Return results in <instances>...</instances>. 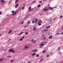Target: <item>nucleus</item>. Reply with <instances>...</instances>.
Instances as JSON below:
<instances>
[{"label": "nucleus", "mask_w": 63, "mask_h": 63, "mask_svg": "<svg viewBox=\"0 0 63 63\" xmlns=\"http://www.w3.org/2000/svg\"><path fill=\"white\" fill-rule=\"evenodd\" d=\"M54 8H55V7H54L53 8H51V7H49V10H53V9Z\"/></svg>", "instance_id": "nucleus-1"}, {"label": "nucleus", "mask_w": 63, "mask_h": 63, "mask_svg": "<svg viewBox=\"0 0 63 63\" xmlns=\"http://www.w3.org/2000/svg\"><path fill=\"white\" fill-rule=\"evenodd\" d=\"M19 4H16V6H15V8L16 9L17 7H18V5Z\"/></svg>", "instance_id": "nucleus-2"}, {"label": "nucleus", "mask_w": 63, "mask_h": 63, "mask_svg": "<svg viewBox=\"0 0 63 63\" xmlns=\"http://www.w3.org/2000/svg\"><path fill=\"white\" fill-rule=\"evenodd\" d=\"M38 21V19H36L35 20V23H37V22Z\"/></svg>", "instance_id": "nucleus-3"}, {"label": "nucleus", "mask_w": 63, "mask_h": 63, "mask_svg": "<svg viewBox=\"0 0 63 63\" xmlns=\"http://www.w3.org/2000/svg\"><path fill=\"white\" fill-rule=\"evenodd\" d=\"M25 48H26V49H27L28 48H29V47L27 46H25Z\"/></svg>", "instance_id": "nucleus-4"}, {"label": "nucleus", "mask_w": 63, "mask_h": 63, "mask_svg": "<svg viewBox=\"0 0 63 63\" xmlns=\"http://www.w3.org/2000/svg\"><path fill=\"white\" fill-rule=\"evenodd\" d=\"M37 50L35 49L34 50H32V52H37Z\"/></svg>", "instance_id": "nucleus-5"}, {"label": "nucleus", "mask_w": 63, "mask_h": 63, "mask_svg": "<svg viewBox=\"0 0 63 63\" xmlns=\"http://www.w3.org/2000/svg\"><path fill=\"white\" fill-rule=\"evenodd\" d=\"M33 31H35L36 30V27H34L33 29Z\"/></svg>", "instance_id": "nucleus-6"}, {"label": "nucleus", "mask_w": 63, "mask_h": 63, "mask_svg": "<svg viewBox=\"0 0 63 63\" xmlns=\"http://www.w3.org/2000/svg\"><path fill=\"white\" fill-rule=\"evenodd\" d=\"M0 1H1L2 3H4V2H5V0H0Z\"/></svg>", "instance_id": "nucleus-7"}, {"label": "nucleus", "mask_w": 63, "mask_h": 63, "mask_svg": "<svg viewBox=\"0 0 63 63\" xmlns=\"http://www.w3.org/2000/svg\"><path fill=\"white\" fill-rule=\"evenodd\" d=\"M12 31V30H10L9 32H8V34H10L11 33V32Z\"/></svg>", "instance_id": "nucleus-8"}, {"label": "nucleus", "mask_w": 63, "mask_h": 63, "mask_svg": "<svg viewBox=\"0 0 63 63\" xmlns=\"http://www.w3.org/2000/svg\"><path fill=\"white\" fill-rule=\"evenodd\" d=\"M4 60V59L3 58H1L0 59V62L2 61H3Z\"/></svg>", "instance_id": "nucleus-9"}, {"label": "nucleus", "mask_w": 63, "mask_h": 63, "mask_svg": "<svg viewBox=\"0 0 63 63\" xmlns=\"http://www.w3.org/2000/svg\"><path fill=\"white\" fill-rule=\"evenodd\" d=\"M47 10H48V9H44V11H47Z\"/></svg>", "instance_id": "nucleus-10"}, {"label": "nucleus", "mask_w": 63, "mask_h": 63, "mask_svg": "<svg viewBox=\"0 0 63 63\" xmlns=\"http://www.w3.org/2000/svg\"><path fill=\"white\" fill-rule=\"evenodd\" d=\"M52 38V36H50L49 37V38L50 39H51V38Z\"/></svg>", "instance_id": "nucleus-11"}, {"label": "nucleus", "mask_w": 63, "mask_h": 63, "mask_svg": "<svg viewBox=\"0 0 63 63\" xmlns=\"http://www.w3.org/2000/svg\"><path fill=\"white\" fill-rule=\"evenodd\" d=\"M39 22L42 23V21H41V20H40L38 22V23H39Z\"/></svg>", "instance_id": "nucleus-12"}, {"label": "nucleus", "mask_w": 63, "mask_h": 63, "mask_svg": "<svg viewBox=\"0 0 63 63\" xmlns=\"http://www.w3.org/2000/svg\"><path fill=\"white\" fill-rule=\"evenodd\" d=\"M40 46H44V44H41Z\"/></svg>", "instance_id": "nucleus-13"}, {"label": "nucleus", "mask_w": 63, "mask_h": 63, "mask_svg": "<svg viewBox=\"0 0 63 63\" xmlns=\"http://www.w3.org/2000/svg\"><path fill=\"white\" fill-rule=\"evenodd\" d=\"M12 49H10V50H9V52H12Z\"/></svg>", "instance_id": "nucleus-14"}, {"label": "nucleus", "mask_w": 63, "mask_h": 63, "mask_svg": "<svg viewBox=\"0 0 63 63\" xmlns=\"http://www.w3.org/2000/svg\"><path fill=\"white\" fill-rule=\"evenodd\" d=\"M36 54L35 53H33L32 54V55L33 56H34V55H35Z\"/></svg>", "instance_id": "nucleus-15"}, {"label": "nucleus", "mask_w": 63, "mask_h": 63, "mask_svg": "<svg viewBox=\"0 0 63 63\" xmlns=\"http://www.w3.org/2000/svg\"><path fill=\"white\" fill-rule=\"evenodd\" d=\"M31 6L29 8V10H31Z\"/></svg>", "instance_id": "nucleus-16"}, {"label": "nucleus", "mask_w": 63, "mask_h": 63, "mask_svg": "<svg viewBox=\"0 0 63 63\" xmlns=\"http://www.w3.org/2000/svg\"><path fill=\"white\" fill-rule=\"evenodd\" d=\"M50 27V26H48V27H47L46 28H49Z\"/></svg>", "instance_id": "nucleus-17"}, {"label": "nucleus", "mask_w": 63, "mask_h": 63, "mask_svg": "<svg viewBox=\"0 0 63 63\" xmlns=\"http://www.w3.org/2000/svg\"><path fill=\"white\" fill-rule=\"evenodd\" d=\"M33 43H36V41L34 40L33 41Z\"/></svg>", "instance_id": "nucleus-18"}, {"label": "nucleus", "mask_w": 63, "mask_h": 63, "mask_svg": "<svg viewBox=\"0 0 63 63\" xmlns=\"http://www.w3.org/2000/svg\"><path fill=\"white\" fill-rule=\"evenodd\" d=\"M29 34V33H28V32L25 33V35H28V34Z\"/></svg>", "instance_id": "nucleus-19"}, {"label": "nucleus", "mask_w": 63, "mask_h": 63, "mask_svg": "<svg viewBox=\"0 0 63 63\" xmlns=\"http://www.w3.org/2000/svg\"><path fill=\"white\" fill-rule=\"evenodd\" d=\"M12 52L13 53H14V52H15V51L14 50H12Z\"/></svg>", "instance_id": "nucleus-20"}, {"label": "nucleus", "mask_w": 63, "mask_h": 63, "mask_svg": "<svg viewBox=\"0 0 63 63\" xmlns=\"http://www.w3.org/2000/svg\"><path fill=\"white\" fill-rule=\"evenodd\" d=\"M45 52H46V51H45V50H44L43 52H42L43 53H45Z\"/></svg>", "instance_id": "nucleus-21"}, {"label": "nucleus", "mask_w": 63, "mask_h": 63, "mask_svg": "<svg viewBox=\"0 0 63 63\" xmlns=\"http://www.w3.org/2000/svg\"><path fill=\"white\" fill-rule=\"evenodd\" d=\"M30 23V21H29L28 22V23H27V24H29V23Z\"/></svg>", "instance_id": "nucleus-22"}, {"label": "nucleus", "mask_w": 63, "mask_h": 63, "mask_svg": "<svg viewBox=\"0 0 63 63\" xmlns=\"http://www.w3.org/2000/svg\"><path fill=\"white\" fill-rule=\"evenodd\" d=\"M18 0H17L15 1V3H17V2H18Z\"/></svg>", "instance_id": "nucleus-23"}, {"label": "nucleus", "mask_w": 63, "mask_h": 63, "mask_svg": "<svg viewBox=\"0 0 63 63\" xmlns=\"http://www.w3.org/2000/svg\"><path fill=\"white\" fill-rule=\"evenodd\" d=\"M38 23V25H39V26H40V25H41V24L40 23Z\"/></svg>", "instance_id": "nucleus-24"}, {"label": "nucleus", "mask_w": 63, "mask_h": 63, "mask_svg": "<svg viewBox=\"0 0 63 63\" xmlns=\"http://www.w3.org/2000/svg\"><path fill=\"white\" fill-rule=\"evenodd\" d=\"M62 17H63V16H60V18H62Z\"/></svg>", "instance_id": "nucleus-25"}, {"label": "nucleus", "mask_w": 63, "mask_h": 63, "mask_svg": "<svg viewBox=\"0 0 63 63\" xmlns=\"http://www.w3.org/2000/svg\"><path fill=\"white\" fill-rule=\"evenodd\" d=\"M43 39L44 40H46V37H43Z\"/></svg>", "instance_id": "nucleus-26"}, {"label": "nucleus", "mask_w": 63, "mask_h": 63, "mask_svg": "<svg viewBox=\"0 0 63 63\" xmlns=\"http://www.w3.org/2000/svg\"><path fill=\"white\" fill-rule=\"evenodd\" d=\"M16 12L14 14H13V15H16Z\"/></svg>", "instance_id": "nucleus-27"}, {"label": "nucleus", "mask_w": 63, "mask_h": 63, "mask_svg": "<svg viewBox=\"0 0 63 63\" xmlns=\"http://www.w3.org/2000/svg\"><path fill=\"white\" fill-rule=\"evenodd\" d=\"M32 23H35V21H32Z\"/></svg>", "instance_id": "nucleus-28"}, {"label": "nucleus", "mask_w": 63, "mask_h": 63, "mask_svg": "<svg viewBox=\"0 0 63 63\" xmlns=\"http://www.w3.org/2000/svg\"><path fill=\"white\" fill-rule=\"evenodd\" d=\"M7 57L8 58H10V57H11V56H7Z\"/></svg>", "instance_id": "nucleus-29"}, {"label": "nucleus", "mask_w": 63, "mask_h": 63, "mask_svg": "<svg viewBox=\"0 0 63 63\" xmlns=\"http://www.w3.org/2000/svg\"><path fill=\"white\" fill-rule=\"evenodd\" d=\"M11 12H12V13H14L15 12V11H11Z\"/></svg>", "instance_id": "nucleus-30"}, {"label": "nucleus", "mask_w": 63, "mask_h": 63, "mask_svg": "<svg viewBox=\"0 0 63 63\" xmlns=\"http://www.w3.org/2000/svg\"><path fill=\"white\" fill-rule=\"evenodd\" d=\"M39 55L38 54H37L36 55V56L37 57H39Z\"/></svg>", "instance_id": "nucleus-31"}, {"label": "nucleus", "mask_w": 63, "mask_h": 63, "mask_svg": "<svg viewBox=\"0 0 63 63\" xmlns=\"http://www.w3.org/2000/svg\"><path fill=\"white\" fill-rule=\"evenodd\" d=\"M23 23H24V22H22L21 23V24H23Z\"/></svg>", "instance_id": "nucleus-32"}, {"label": "nucleus", "mask_w": 63, "mask_h": 63, "mask_svg": "<svg viewBox=\"0 0 63 63\" xmlns=\"http://www.w3.org/2000/svg\"><path fill=\"white\" fill-rule=\"evenodd\" d=\"M60 49V47H59V48L58 49V50H59V49Z\"/></svg>", "instance_id": "nucleus-33"}, {"label": "nucleus", "mask_w": 63, "mask_h": 63, "mask_svg": "<svg viewBox=\"0 0 63 63\" xmlns=\"http://www.w3.org/2000/svg\"><path fill=\"white\" fill-rule=\"evenodd\" d=\"M47 31V30H45L44 31V32H46V31Z\"/></svg>", "instance_id": "nucleus-34"}, {"label": "nucleus", "mask_w": 63, "mask_h": 63, "mask_svg": "<svg viewBox=\"0 0 63 63\" xmlns=\"http://www.w3.org/2000/svg\"><path fill=\"white\" fill-rule=\"evenodd\" d=\"M40 7V4H39V5H38V7Z\"/></svg>", "instance_id": "nucleus-35"}, {"label": "nucleus", "mask_w": 63, "mask_h": 63, "mask_svg": "<svg viewBox=\"0 0 63 63\" xmlns=\"http://www.w3.org/2000/svg\"><path fill=\"white\" fill-rule=\"evenodd\" d=\"M42 1L41 0V1H40L39 2V3H42Z\"/></svg>", "instance_id": "nucleus-36"}, {"label": "nucleus", "mask_w": 63, "mask_h": 63, "mask_svg": "<svg viewBox=\"0 0 63 63\" xmlns=\"http://www.w3.org/2000/svg\"><path fill=\"white\" fill-rule=\"evenodd\" d=\"M35 2H36V1H35V0H34L33 1V3H35Z\"/></svg>", "instance_id": "nucleus-37"}, {"label": "nucleus", "mask_w": 63, "mask_h": 63, "mask_svg": "<svg viewBox=\"0 0 63 63\" xmlns=\"http://www.w3.org/2000/svg\"><path fill=\"white\" fill-rule=\"evenodd\" d=\"M20 40L21 41H22V38H20Z\"/></svg>", "instance_id": "nucleus-38"}, {"label": "nucleus", "mask_w": 63, "mask_h": 63, "mask_svg": "<svg viewBox=\"0 0 63 63\" xmlns=\"http://www.w3.org/2000/svg\"><path fill=\"white\" fill-rule=\"evenodd\" d=\"M49 56V55H47V57H48V56Z\"/></svg>", "instance_id": "nucleus-39"}, {"label": "nucleus", "mask_w": 63, "mask_h": 63, "mask_svg": "<svg viewBox=\"0 0 63 63\" xmlns=\"http://www.w3.org/2000/svg\"><path fill=\"white\" fill-rule=\"evenodd\" d=\"M24 8H25V7H23L22 8V9H24Z\"/></svg>", "instance_id": "nucleus-40"}, {"label": "nucleus", "mask_w": 63, "mask_h": 63, "mask_svg": "<svg viewBox=\"0 0 63 63\" xmlns=\"http://www.w3.org/2000/svg\"><path fill=\"white\" fill-rule=\"evenodd\" d=\"M59 33H57V35H59Z\"/></svg>", "instance_id": "nucleus-41"}, {"label": "nucleus", "mask_w": 63, "mask_h": 63, "mask_svg": "<svg viewBox=\"0 0 63 63\" xmlns=\"http://www.w3.org/2000/svg\"><path fill=\"white\" fill-rule=\"evenodd\" d=\"M42 43H46L45 42H42Z\"/></svg>", "instance_id": "nucleus-42"}, {"label": "nucleus", "mask_w": 63, "mask_h": 63, "mask_svg": "<svg viewBox=\"0 0 63 63\" xmlns=\"http://www.w3.org/2000/svg\"><path fill=\"white\" fill-rule=\"evenodd\" d=\"M23 33V32H21L20 33L21 34H22Z\"/></svg>", "instance_id": "nucleus-43"}, {"label": "nucleus", "mask_w": 63, "mask_h": 63, "mask_svg": "<svg viewBox=\"0 0 63 63\" xmlns=\"http://www.w3.org/2000/svg\"><path fill=\"white\" fill-rule=\"evenodd\" d=\"M22 39H24V37H23L22 38Z\"/></svg>", "instance_id": "nucleus-44"}, {"label": "nucleus", "mask_w": 63, "mask_h": 63, "mask_svg": "<svg viewBox=\"0 0 63 63\" xmlns=\"http://www.w3.org/2000/svg\"><path fill=\"white\" fill-rule=\"evenodd\" d=\"M43 61V59H41V60H40V61Z\"/></svg>", "instance_id": "nucleus-45"}, {"label": "nucleus", "mask_w": 63, "mask_h": 63, "mask_svg": "<svg viewBox=\"0 0 63 63\" xmlns=\"http://www.w3.org/2000/svg\"><path fill=\"white\" fill-rule=\"evenodd\" d=\"M56 19V18H54V19L53 20H55V19Z\"/></svg>", "instance_id": "nucleus-46"}, {"label": "nucleus", "mask_w": 63, "mask_h": 63, "mask_svg": "<svg viewBox=\"0 0 63 63\" xmlns=\"http://www.w3.org/2000/svg\"><path fill=\"white\" fill-rule=\"evenodd\" d=\"M11 62H13V60H11Z\"/></svg>", "instance_id": "nucleus-47"}, {"label": "nucleus", "mask_w": 63, "mask_h": 63, "mask_svg": "<svg viewBox=\"0 0 63 63\" xmlns=\"http://www.w3.org/2000/svg\"><path fill=\"white\" fill-rule=\"evenodd\" d=\"M1 14H2V12H0V15Z\"/></svg>", "instance_id": "nucleus-48"}, {"label": "nucleus", "mask_w": 63, "mask_h": 63, "mask_svg": "<svg viewBox=\"0 0 63 63\" xmlns=\"http://www.w3.org/2000/svg\"><path fill=\"white\" fill-rule=\"evenodd\" d=\"M21 33H20L19 34V35H21Z\"/></svg>", "instance_id": "nucleus-49"}, {"label": "nucleus", "mask_w": 63, "mask_h": 63, "mask_svg": "<svg viewBox=\"0 0 63 63\" xmlns=\"http://www.w3.org/2000/svg\"><path fill=\"white\" fill-rule=\"evenodd\" d=\"M33 40H33V39H32V42H33Z\"/></svg>", "instance_id": "nucleus-50"}, {"label": "nucleus", "mask_w": 63, "mask_h": 63, "mask_svg": "<svg viewBox=\"0 0 63 63\" xmlns=\"http://www.w3.org/2000/svg\"><path fill=\"white\" fill-rule=\"evenodd\" d=\"M33 9H32L30 11H32V10H33Z\"/></svg>", "instance_id": "nucleus-51"}, {"label": "nucleus", "mask_w": 63, "mask_h": 63, "mask_svg": "<svg viewBox=\"0 0 63 63\" xmlns=\"http://www.w3.org/2000/svg\"><path fill=\"white\" fill-rule=\"evenodd\" d=\"M26 26H25L24 27V28H26Z\"/></svg>", "instance_id": "nucleus-52"}, {"label": "nucleus", "mask_w": 63, "mask_h": 63, "mask_svg": "<svg viewBox=\"0 0 63 63\" xmlns=\"http://www.w3.org/2000/svg\"><path fill=\"white\" fill-rule=\"evenodd\" d=\"M25 4H23V6H25Z\"/></svg>", "instance_id": "nucleus-53"}, {"label": "nucleus", "mask_w": 63, "mask_h": 63, "mask_svg": "<svg viewBox=\"0 0 63 63\" xmlns=\"http://www.w3.org/2000/svg\"><path fill=\"white\" fill-rule=\"evenodd\" d=\"M51 20V19H49V20H48V21H50V20Z\"/></svg>", "instance_id": "nucleus-54"}, {"label": "nucleus", "mask_w": 63, "mask_h": 63, "mask_svg": "<svg viewBox=\"0 0 63 63\" xmlns=\"http://www.w3.org/2000/svg\"><path fill=\"white\" fill-rule=\"evenodd\" d=\"M42 37L44 36V35L43 34V35H42Z\"/></svg>", "instance_id": "nucleus-55"}, {"label": "nucleus", "mask_w": 63, "mask_h": 63, "mask_svg": "<svg viewBox=\"0 0 63 63\" xmlns=\"http://www.w3.org/2000/svg\"><path fill=\"white\" fill-rule=\"evenodd\" d=\"M45 0H43V1H45Z\"/></svg>", "instance_id": "nucleus-56"}, {"label": "nucleus", "mask_w": 63, "mask_h": 63, "mask_svg": "<svg viewBox=\"0 0 63 63\" xmlns=\"http://www.w3.org/2000/svg\"><path fill=\"white\" fill-rule=\"evenodd\" d=\"M1 36V34L0 33V36Z\"/></svg>", "instance_id": "nucleus-57"}, {"label": "nucleus", "mask_w": 63, "mask_h": 63, "mask_svg": "<svg viewBox=\"0 0 63 63\" xmlns=\"http://www.w3.org/2000/svg\"><path fill=\"white\" fill-rule=\"evenodd\" d=\"M48 6H49V4Z\"/></svg>", "instance_id": "nucleus-58"}, {"label": "nucleus", "mask_w": 63, "mask_h": 63, "mask_svg": "<svg viewBox=\"0 0 63 63\" xmlns=\"http://www.w3.org/2000/svg\"><path fill=\"white\" fill-rule=\"evenodd\" d=\"M46 13H47V11H46Z\"/></svg>", "instance_id": "nucleus-59"}, {"label": "nucleus", "mask_w": 63, "mask_h": 63, "mask_svg": "<svg viewBox=\"0 0 63 63\" xmlns=\"http://www.w3.org/2000/svg\"><path fill=\"white\" fill-rule=\"evenodd\" d=\"M41 16V15H42V14H41L40 15Z\"/></svg>", "instance_id": "nucleus-60"}, {"label": "nucleus", "mask_w": 63, "mask_h": 63, "mask_svg": "<svg viewBox=\"0 0 63 63\" xmlns=\"http://www.w3.org/2000/svg\"><path fill=\"white\" fill-rule=\"evenodd\" d=\"M10 39H9V40H10Z\"/></svg>", "instance_id": "nucleus-61"}, {"label": "nucleus", "mask_w": 63, "mask_h": 63, "mask_svg": "<svg viewBox=\"0 0 63 63\" xmlns=\"http://www.w3.org/2000/svg\"><path fill=\"white\" fill-rule=\"evenodd\" d=\"M8 16V15H7V16Z\"/></svg>", "instance_id": "nucleus-62"}, {"label": "nucleus", "mask_w": 63, "mask_h": 63, "mask_svg": "<svg viewBox=\"0 0 63 63\" xmlns=\"http://www.w3.org/2000/svg\"><path fill=\"white\" fill-rule=\"evenodd\" d=\"M16 32V31H15V32Z\"/></svg>", "instance_id": "nucleus-63"}, {"label": "nucleus", "mask_w": 63, "mask_h": 63, "mask_svg": "<svg viewBox=\"0 0 63 63\" xmlns=\"http://www.w3.org/2000/svg\"><path fill=\"white\" fill-rule=\"evenodd\" d=\"M23 50H24V49H23Z\"/></svg>", "instance_id": "nucleus-64"}]
</instances>
